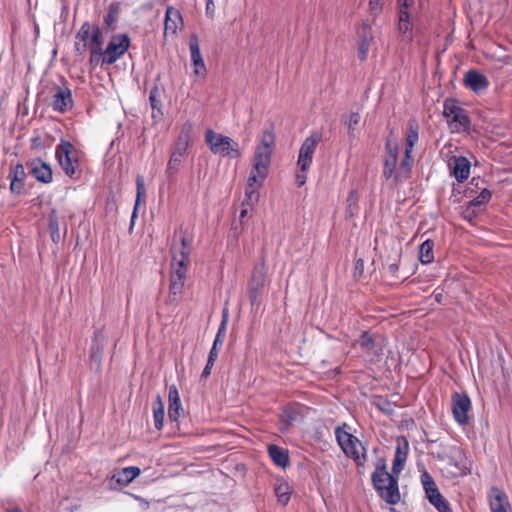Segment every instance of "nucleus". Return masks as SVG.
I'll return each mask as SVG.
<instances>
[{"instance_id":"nucleus-1","label":"nucleus","mask_w":512,"mask_h":512,"mask_svg":"<svg viewBox=\"0 0 512 512\" xmlns=\"http://www.w3.org/2000/svg\"><path fill=\"white\" fill-rule=\"evenodd\" d=\"M77 150L73 144L61 139L55 149V158L64 174L73 180L80 179L82 170L77 157Z\"/></svg>"},{"instance_id":"nucleus-2","label":"nucleus","mask_w":512,"mask_h":512,"mask_svg":"<svg viewBox=\"0 0 512 512\" xmlns=\"http://www.w3.org/2000/svg\"><path fill=\"white\" fill-rule=\"evenodd\" d=\"M205 142L213 154H218L222 157L229 156L231 158H238L241 156L239 145L236 141L228 136L216 133L212 129L205 131Z\"/></svg>"},{"instance_id":"nucleus-3","label":"nucleus","mask_w":512,"mask_h":512,"mask_svg":"<svg viewBox=\"0 0 512 512\" xmlns=\"http://www.w3.org/2000/svg\"><path fill=\"white\" fill-rule=\"evenodd\" d=\"M443 116L448 119L447 122L452 131H470L471 120L468 112L458 105V101L456 99H445L443 104Z\"/></svg>"},{"instance_id":"nucleus-4","label":"nucleus","mask_w":512,"mask_h":512,"mask_svg":"<svg viewBox=\"0 0 512 512\" xmlns=\"http://www.w3.org/2000/svg\"><path fill=\"white\" fill-rule=\"evenodd\" d=\"M420 478L429 503L433 505L438 512H453L449 502L440 493L430 473L427 470H423Z\"/></svg>"},{"instance_id":"nucleus-5","label":"nucleus","mask_w":512,"mask_h":512,"mask_svg":"<svg viewBox=\"0 0 512 512\" xmlns=\"http://www.w3.org/2000/svg\"><path fill=\"white\" fill-rule=\"evenodd\" d=\"M265 281V266L263 264L255 266L251 278L247 284L248 296L252 311L257 312L261 305Z\"/></svg>"},{"instance_id":"nucleus-6","label":"nucleus","mask_w":512,"mask_h":512,"mask_svg":"<svg viewBox=\"0 0 512 512\" xmlns=\"http://www.w3.org/2000/svg\"><path fill=\"white\" fill-rule=\"evenodd\" d=\"M131 39L128 34H114L104 49L103 64L111 65L120 59L130 48Z\"/></svg>"},{"instance_id":"nucleus-7","label":"nucleus","mask_w":512,"mask_h":512,"mask_svg":"<svg viewBox=\"0 0 512 512\" xmlns=\"http://www.w3.org/2000/svg\"><path fill=\"white\" fill-rule=\"evenodd\" d=\"M361 350L367 355H371L377 360L383 355L386 345L385 338L380 334H373L369 331H363L356 340Z\"/></svg>"},{"instance_id":"nucleus-8","label":"nucleus","mask_w":512,"mask_h":512,"mask_svg":"<svg viewBox=\"0 0 512 512\" xmlns=\"http://www.w3.org/2000/svg\"><path fill=\"white\" fill-rule=\"evenodd\" d=\"M381 481L373 486L378 496L387 504L395 505L400 501L398 478L393 474L388 477H380Z\"/></svg>"},{"instance_id":"nucleus-9","label":"nucleus","mask_w":512,"mask_h":512,"mask_svg":"<svg viewBox=\"0 0 512 512\" xmlns=\"http://www.w3.org/2000/svg\"><path fill=\"white\" fill-rule=\"evenodd\" d=\"M452 413L455 421L460 425H468L471 409V400L466 392H454L451 396Z\"/></svg>"},{"instance_id":"nucleus-10","label":"nucleus","mask_w":512,"mask_h":512,"mask_svg":"<svg viewBox=\"0 0 512 512\" xmlns=\"http://www.w3.org/2000/svg\"><path fill=\"white\" fill-rule=\"evenodd\" d=\"M322 135L318 132H313L302 143L299 155L298 166L301 170H308L311 166L313 155L315 153L318 143L321 141Z\"/></svg>"},{"instance_id":"nucleus-11","label":"nucleus","mask_w":512,"mask_h":512,"mask_svg":"<svg viewBox=\"0 0 512 512\" xmlns=\"http://www.w3.org/2000/svg\"><path fill=\"white\" fill-rule=\"evenodd\" d=\"M26 168L38 182L49 184L53 181V170L49 163L40 157L30 159L26 162Z\"/></svg>"},{"instance_id":"nucleus-12","label":"nucleus","mask_w":512,"mask_h":512,"mask_svg":"<svg viewBox=\"0 0 512 512\" xmlns=\"http://www.w3.org/2000/svg\"><path fill=\"white\" fill-rule=\"evenodd\" d=\"M187 268H184L182 263H178L177 268H175L170 275V283H169V295L168 301L169 303H177L179 296L183 292L185 278H186Z\"/></svg>"},{"instance_id":"nucleus-13","label":"nucleus","mask_w":512,"mask_h":512,"mask_svg":"<svg viewBox=\"0 0 512 512\" xmlns=\"http://www.w3.org/2000/svg\"><path fill=\"white\" fill-rule=\"evenodd\" d=\"M184 414L180 396L176 385L168 388V419L174 427L179 428V418Z\"/></svg>"},{"instance_id":"nucleus-14","label":"nucleus","mask_w":512,"mask_h":512,"mask_svg":"<svg viewBox=\"0 0 512 512\" xmlns=\"http://www.w3.org/2000/svg\"><path fill=\"white\" fill-rule=\"evenodd\" d=\"M399 146L397 143H392L389 139L385 142V156L383 177L385 179L394 178L396 173V165L398 160Z\"/></svg>"},{"instance_id":"nucleus-15","label":"nucleus","mask_w":512,"mask_h":512,"mask_svg":"<svg viewBox=\"0 0 512 512\" xmlns=\"http://www.w3.org/2000/svg\"><path fill=\"white\" fill-rule=\"evenodd\" d=\"M463 82L465 87L475 94H482L489 87L488 78L475 69H470L465 73Z\"/></svg>"},{"instance_id":"nucleus-16","label":"nucleus","mask_w":512,"mask_h":512,"mask_svg":"<svg viewBox=\"0 0 512 512\" xmlns=\"http://www.w3.org/2000/svg\"><path fill=\"white\" fill-rule=\"evenodd\" d=\"M26 177L27 174L23 164L17 163L11 166L8 178L10 179V191L12 194L21 195L23 193Z\"/></svg>"},{"instance_id":"nucleus-17","label":"nucleus","mask_w":512,"mask_h":512,"mask_svg":"<svg viewBox=\"0 0 512 512\" xmlns=\"http://www.w3.org/2000/svg\"><path fill=\"white\" fill-rule=\"evenodd\" d=\"M189 49L191 53V61L194 66V74L202 76L205 75L206 66L200 53L199 38L195 33H192L189 37Z\"/></svg>"},{"instance_id":"nucleus-18","label":"nucleus","mask_w":512,"mask_h":512,"mask_svg":"<svg viewBox=\"0 0 512 512\" xmlns=\"http://www.w3.org/2000/svg\"><path fill=\"white\" fill-rule=\"evenodd\" d=\"M73 106L71 90L68 87H56L53 95L52 108L59 113H65Z\"/></svg>"},{"instance_id":"nucleus-19","label":"nucleus","mask_w":512,"mask_h":512,"mask_svg":"<svg viewBox=\"0 0 512 512\" xmlns=\"http://www.w3.org/2000/svg\"><path fill=\"white\" fill-rule=\"evenodd\" d=\"M182 27L183 18L180 11L173 6H168L166 8L164 19V37H166L168 33L176 35L178 29H181Z\"/></svg>"},{"instance_id":"nucleus-20","label":"nucleus","mask_w":512,"mask_h":512,"mask_svg":"<svg viewBox=\"0 0 512 512\" xmlns=\"http://www.w3.org/2000/svg\"><path fill=\"white\" fill-rule=\"evenodd\" d=\"M271 158V151L256 149L253 158V168L257 172L261 182H263L268 175V170L271 164Z\"/></svg>"},{"instance_id":"nucleus-21","label":"nucleus","mask_w":512,"mask_h":512,"mask_svg":"<svg viewBox=\"0 0 512 512\" xmlns=\"http://www.w3.org/2000/svg\"><path fill=\"white\" fill-rule=\"evenodd\" d=\"M451 174L458 183L466 181L470 175L471 163L465 156L453 157L450 163Z\"/></svg>"},{"instance_id":"nucleus-22","label":"nucleus","mask_w":512,"mask_h":512,"mask_svg":"<svg viewBox=\"0 0 512 512\" xmlns=\"http://www.w3.org/2000/svg\"><path fill=\"white\" fill-rule=\"evenodd\" d=\"M302 408L303 406L299 403H290L282 409L279 415L280 421L283 425L281 431L289 429L294 422L301 418Z\"/></svg>"},{"instance_id":"nucleus-23","label":"nucleus","mask_w":512,"mask_h":512,"mask_svg":"<svg viewBox=\"0 0 512 512\" xmlns=\"http://www.w3.org/2000/svg\"><path fill=\"white\" fill-rule=\"evenodd\" d=\"M120 12V2L114 1L109 4L107 13L103 19V31L105 33H112L117 29Z\"/></svg>"},{"instance_id":"nucleus-24","label":"nucleus","mask_w":512,"mask_h":512,"mask_svg":"<svg viewBox=\"0 0 512 512\" xmlns=\"http://www.w3.org/2000/svg\"><path fill=\"white\" fill-rule=\"evenodd\" d=\"M489 498L491 512H507V508H510L506 493L495 486L491 488Z\"/></svg>"},{"instance_id":"nucleus-25","label":"nucleus","mask_w":512,"mask_h":512,"mask_svg":"<svg viewBox=\"0 0 512 512\" xmlns=\"http://www.w3.org/2000/svg\"><path fill=\"white\" fill-rule=\"evenodd\" d=\"M104 353V344L100 341L99 336L96 335L90 348V368L95 372H100L102 365V358Z\"/></svg>"},{"instance_id":"nucleus-26","label":"nucleus","mask_w":512,"mask_h":512,"mask_svg":"<svg viewBox=\"0 0 512 512\" xmlns=\"http://www.w3.org/2000/svg\"><path fill=\"white\" fill-rule=\"evenodd\" d=\"M398 31L403 39L412 40L414 17L411 11H397Z\"/></svg>"},{"instance_id":"nucleus-27","label":"nucleus","mask_w":512,"mask_h":512,"mask_svg":"<svg viewBox=\"0 0 512 512\" xmlns=\"http://www.w3.org/2000/svg\"><path fill=\"white\" fill-rule=\"evenodd\" d=\"M141 473V469L136 466H129L121 469L111 478V481H115L118 485L125 487L130 484L136 477Z\"/></svg>"},{"instance_id":"nucleus-28","label":"nucleus","mask_w":512,"mask_h":512,"mask_svg":"<svg viewBox=\"0 0 512 512\" xmlns=\"http://www.w3.org/2000/svg\"><path fill=\"white\" fill-rule=\"evenodd\" d=\"M268 454L275 465L286 468L290 464V458L288 450L281 448L275 444L268 446Z\"/></svg>"},{"instance_id":"nucleus-29","label":"nucleus","mask_w":512,"mask_h":512,"mask_svg":"<svg viewBox=\"0 0 512 512\" xmlns=\"http://www.w3.org/2000/svg\"><path fill=\"white\" fill-rule=\"evenodd\" d=\"M48 230L51 240L54 244H58L62 240L60 234V219L57 210L52 209L48 214Z\"/></svg>"},{"instance_id":"nucleus-30","label":"nucleus","mask_w":512,"mask_h":512,"mask_svg":"<svg viewBox=\"0 0 512 512\" xmlns=\"http://www.w3.org/2000/svg\"><path fill=\"white\" fill-rule=\"evenodd\" d=\"M149 102L152 108V118L161 119L163 117L161 92L158 85H154L149 93Z\"/></svg>"},{"instance_id":"nucleus-31","label":"nucleus","mask_w":512,"mask_h":512,"mask_svg":"<svg viewBox=\"0 0 512 512\" xmlns=\"http://www.w3.org/2000/svg\"><path fill=\"white\" fill-rule=\"evenodd\" d=\"M358 445H361V442L356 436L347 437V442L344 443L340 448L344 452V454L353 459L357 465H363V462L360 461V455L358 451Z\"/></svg>"},{"instance_id":"nucleus-32","label":"nucleus","mask_w":512,"mask_h":512,"mask_svg":"<svg viewBox=\"0 0 512 512\" xmlns=\"http://www.w3.org/2000/svg\"><path fill=\"white\" fill-rule=\"evenodd\" d=\"M419 139V124L415 118L408 121V133L405 139V150L408 153L413 152V148Z\"/></svg>"},{"instance_id":"nucleus-33","label":"nucleus","mask_w":512,"mask_h":512,"mask_svg":"<svg viewBox=\"0 0 512 512\" xmlns=\"http://www.w3.org/2000/svg\"><path fill=\"white\" fill-rule=\"evenodd\" d=\"M411 162H412V153H408L405 150L404 157L400 162V166L394 175V182L399 183L402 180L408 179L411 174Z\"/></svg>"},{"instance_id":"nucleus-34","label":"nucleus","mask_w":512,"mask_h":512,"mask_svg":"<svg viewBox=\"0 0 512 512\" xmlns=\"http://www.w3.org/2000/svg\"><path fill=\"white\" fill-rule=\"evenodd\" d=\"M154 426L157 430L163 428L165 405L162 397L158 394L152 404Z\"/></svg>"},{"instance_id":"nucleus-35","label":"nucleus","mask_w":512,"mask_h":512,"mask_svg":"<svg viewBox=\"0 0 512 512\" xmlns=\"http://www.w3.org/2000/svg\"><path fill=\"white\" fill-rule=\"evenodd\" d=\"M358 200H359V196H358L357 191L355 189H352L349 192L348 197L346 199V202H347V207L345 210V218L346 219H351V218L355 217L356 215H358V213H359Z\"/></svg>"},{"instance_id":"nucleus-36","label":"nucleus","mask_w":512,"mask_h":512,"mask_svg":"<svg viewBox=\"0 0 512 512\" xmlns=\"http://www.w3.org/2000/svg\"><path fill=\"white\" fill-rule=\"evenodd\" d=\"M434 242L431 239L425 240L419 247V261L422 264H429L434 260Z\"/></svg>"},{"instance_id":"nucleus-37","label":"nucleus","mask_w":512,"mask_h":512,"mask_svg":"<svg viewBox=\"0 0 512 512\" xmlns=\"http://www.w3.org/2000/svg\"><path fill=\"white\" fill-rule=\"evenodd\" d=\"M386 459L380 457L375 463V470L371 475L372 486H376L381 481L380 477H388Z\"/></svg>"},{"instance_id":"nucleus-38","label":"nucleus","mask_w":512,"mask_h":512,"mask_svg":"<svg viewBox=\"0 0 512 512\" xmlns=\"http://www.w3.org/2000/svg\"><path fill=\"white\" fill-rule=\"evenodd\" d=\"M183 157L184 156L178 155L174 152L171 153L170 159L168 161L167 168L165 171V174L169 180H172L174 178V176L177 174V172L179 171L181 164H182Z\"/></svg>"},{"instance_id":"nucleus-39","label":"nucleus","mask_w":512,"mask_h":512,"mask_svg":"<svg viewBox=\"0 0 512 512\" xmlns=\"http://www.w3.org/2000/svg\"><path fill=\"white\" fill-rule=\"evenodd\" d=\"M228 323V310L226 308L222 311V320L218 327L217 334L215 336L214 342L212 346L220 348L223 345V342L226 337V327Z\"/></svg>"},{"instance_id":"nucleus-40","label":"nucleus","mask_w":512,"mask_h":512,"mask_svg":"<svg viewBox=\"0 0 512 512\" xmlns=\"http://www.w3.org/2000/svg\"><path fill=\"white\" fill-rule=\"evenodd\" d=\"M278 502L286 506L290 500L292 490L287 482H281L274 488Z\"/></svg>"},{"instance_id":"nucleus-41","label":"nucleus","mask_w":512,"mask_h":512,"mask_svg":"<svg viewBox=\"0 0 512 512\" xmlns=\"http://www.w3.org/2000/svg\"><path fill=\"white\" fill-rule=\"evenodd\" d=\"M181 243V249L179 251L180 259H177V256L173 254V260L177 261L178 263H182L184 265V268H188L189 265V255L191 251L190 242L187 240L185 236H183L180 240Z\"/></svg>"},{"instance_id":"nucleus-42","label":"nucleus","mask_w":512,"mask_h":512,"mask_svg":"<svg viewBox=\"0 0 512 512\" xmlns=\"http://www.w3.org/2000/svg\"><path fill=\"white\" fill-rule=\"evenodd\" d=\"M136 186H137L136 202H135L134 210H133L132 217H131L130 229L133 228L134 219L137 217L138 205H139L141 199L144 198L145 194H146L144 179L140 175H138L136 178Z\"/></svg>"},{"instance_id":"nucleus-43","label":"nucleus","mask_w":512,"mask_h":512,"mask_svg":"<svg viewBox=\"0 0 512 512\" xmlns=\"http://www.w3.org/2000/svg\"><path fill=\"white\" fill-rule=\"evenodd\" d=\"M104 44L103 38V30L98 26L94 25L93 33L90 36L88 41V50L96 49V50H104L102 48Z\"/></svg>"},{"instance_id":"nucleus-44","label":"nucleus","mask_w":512,"mask_h":512,"mask_svg":"<svg viewBox=\"0 0 512 512\" xmlns=\"http://www.w3.org/2000/svg\"><path fill=\"white\" fill-rule=\"evenodd\" d=\"M460 454H461V449L459 447L451 446V447H449L448 450H443L441 452H438L435 455V457L440 461H444V460L448 459L450 464L457 466V458H458V455H460Z\"/></svg>"},{"instance_id":"nucleus-45","label":"nucleus","mask_w":512,"mask_h":512,"mask_svg":"<svg viewBox=\"0 0 512 512\" xmlns=\"http://www.w3.org/2000/svg\"><path fill=\"white\" fill-rule=\"evenodd\" d=\"M397 446L395 450V459L403 460L406 462L409 451V442L405 436H398L396 439Z\"/></svg>"},{"instance_id":"nucleus-46","label":"nucleus","mask_w":512,"mask_h":512,"mask_svg":"<svg viewBox=\"0 0 512 512\" xmlns=\"http://www.w3.org/2000/svg\"><path fill=\"white\" fill-rule=\"evenodd\" d=\"M484 208L485 207H483V206H474L472 204V200H471L463 208V210L461 212V216L463 217V219L472 223L474 221V219H476L477 216L484 210Z\"/></svg>"},{"instance_id":"nucleus-47","label":"nucleus","mask_w":512,"mask_h":512,"mask_svg":"<svg viewBox=\"0 0 512 512\" xmlns=\"http://www.w3.org/2000/svg\"><path fill=\"white\" fill-rule=\"evenodd\" d=\"M275 146V134L271 130H265L261 137V142L256 149L269 150L273 152Z\"/></svg>"},{"instance_id":"nucleus-48","label":"nucleus","mask_w":512,"mask_h":512,"mask_svg":"<svg viewBox=\"0 0 512 512\" xmlns=\"http://www.w3.org/2000/svg\"><path fill=\"white\" fill-rule=\"evenodd\" d=\"M374 405L387 416H392L394 414V404L387 398L382 396L377 397L374 401Z\"/></svg>"},{"instance_id":"nucleus-49","label":"nucleus","mask_w":512,"mask_h":512,"mask_svg":"<svg viewBox=\"0 0 512 512\" xmlns=\"http://www.w3.org/2000/svg\"><path fill=\"white\" fill-rule=\"evenodd\" d=\"M94 25H91L88 21H85L79 31L76 34V39L83 43H88L91 34L93 33Z\"/></svg>"},{"instance_id":"nucleus-50","label":"nucleus","mask_w":512,"mask_h":512,"mask_svg":"<svg viewBox=\"0 0 512 512\" xmlns=\"http://www.w3.org/2000/svg\"><path fill=\"white\" fill-rule=\"evenodd\" d=\"M484 183H485L484 179H482L480 177H473L463 192L464 196L465 197H473V195L476 194L480 190L481 185Z\"/></svg>"},{"instance_id":"nucleus-51","label":"nucleus","mask_w":512,"mask_h":512,"mask_svg":"<svg viewBox=\"0 0 512 512\" xmlns=\"http://www.w3.org/2000/svg\"><path fill=\"white\" fill-rule=\"evenodd\" d=\"M479 191H480L479 195H477L476 197H474L472 199V204L474 206L485 207V205L490 201L492 193L489 189L482 187V186Z\"/></svg>"},{"instance_id":"nucleus-52","label":"nucleus","mask_w":512,"mask_h":512,"mask_svg":"<svg viewBox=\"0 0 512 512\" xmlns=\"http://www.w3.org/2000/svg\"><path fill=\"white\" fill-rule=\"evenodd\" d=\"M360 42L371 43L374 39L371 25L363 22L360 30L358 31Z\"/></svg>"},{"instance_id":"nucleus-53","label":"nucleus","mask_w":512,"mask_h":512,"mask_svg":"<svg viewBox=\"0 0 512 512\" xmlns=\"http://www.w3.org/2000/svg\"><path fill=\"white\" fill-rule=\"evenodd\" d=\"M345 427H347V424L343 423V425L337 426L335 428V437H336L337 443L340 447L343 446L344 443L347 442V437L354 436L353 434L347 432L345 430Z\"/></svg>"},{"instance_id":"nucleus-54","label":"nucleus","mask_w":512,"mask_h":512,"mask_svg":"<svg viewBox=\"0 0 512 512\" xmlns=\"http://www.w3.org/2000/svg\"><path fill=\"white\" fill-rule=\"evenodd\" d=\"M89 52H90L89 63L92 68L97 67L100 63L103 64V59L105 58L104 50L91 49V50H89Z\"/></svg>"},{"instance_id":"nucleus-55","label":"nucleus","mask_w":512,"mask_h":512,"mask_svg":"<svg viewBox=\"0 0 512 512\" xmlns=\"http://www.w3.org/2000/svg\"><path fill=\"white\" fill-rule=\"evenodd\" d=\"M383 5V0H369V13L374 19L381 14Z\"/></svg>"},{"instance_id":"nucleus-56","label":"nucleus","mask_w":512,"mask_h":512,"mask_svg":"<svg viewBox=\"0 0 512 512\" xmlns=\"http://www.w3.org/2000/svg\"><path fill=\"white\" fill-rule=\"evenodd\" d=\"M401 253H402V249L399 248V250L396 251V253H395V257L393 259V262L388 265V270H389L392 278H394V279H398L399 278V275H398V272H399L398 260L400 259Z\"/></svg>"},{"instance_id":"nucleus-57","label":"nucleus","mask_w":512,"mask_h":512,"mask_svg":"<svg viewBox=\"0 0 512 512\" xmlns=\"http://www.w3.org/2000/svg\"><path fill=\"white\" fill-rule=\"evenodd\" d=\"M193 133V123L190 120H187L181 127V131L179 133V138L182 140L191 141Z\"/></svg>"},{"instance_id":"nucleus-58","label":"nucleus","mask_w":512,"mask_h":512,"mask_svg":"<svg viewBox=\"0 0 512 512\" xmlns=\"http://www.w3.org/2000/svg\"><path fill=\"white\" fill-rule=\"evenodd\" d=\"M245 195L246 198L243 203L246 202L248 205H253L254 203L258 202L259 193L256 188L246 187Z\"/></svg>"},{"instance_id":"nucleus-59","label":"nucleus","mask_w":512,"mask_h":512,"mask_svg":"<svg viewBox=\"0 0 512 512\" xmlns=\"http://www.w3.org/2000/svg\"><path fill=\"white\" fill-rule=\"evenodd\" d=\"M360 122V114L357 112H352L349 116L348 122L346 124L348 125V134L349 136H354V127L358 125Z\"/></svg>"},{"instance_id":"nucleus-60","label":"nucleus","mask_w":512,"mask_h":512,"mask_svg":"<svg viewBox=\"0 0 512 512\" xmlns=\"http://www.w3.org/2000/svg\"><path fill=\"white\" fill-rule=\"evenodd\" d=\"M189 143V141L182 140L181 138L178 137L173 152L178 155L185 156Z\"/></svg>"},{"instance_id":"nucleus-61","label":"nucleus","mask_w":512,"mask_h":512,"mask_svg":"<svg viewBox=\"0 0 512 512\" xmlns=\"http://www.w3.org/2000/svg\"><path fill=\"white\" fill-rule=\"evenodd\" d=\"M415 0H396L397 11H410L414 6Z\"/></svg>"},{"instance_id":"nucleus-62","label":"nucleus","mask_w":512,"mask_h":512,"mask_svg":"<svg viewBox=\"0 0 512 512\" xmlns=\"http://www.w3.org/2000/svg\"><path fill=\"white\" fill-rule=\"evenodd\" d=\"M405 461L399 459H393L392 464V472L390 474L395 475L398 478V475L402 472L405 466Z\"/></svg>"},{"instance_id":"nucleus-63","label":"nucleus","mask_w":512,"mask_h":512,"mask_svg":"<svg viewBox=\"0 0 512 512\" xmlns=\"http://www.w3.org/2000/svg\"><path fill=\"white\" fill-rule=\"evenodd\" d=\"M371 43L359 42L358 45V57L360 60H365L370 48Z\"/></svg>"},{"instance_id":"nucleus-64","label":"nucleus","mask_w":512,"mask_h":512,"mask_svg":"<svg viewBox=\"0 0 512 512\" xmlns=\"http://www.w3.org/2000/svg\"><path fill=\"white\" fill-rule=\"evenodd\" d=\"M364 273V261L363 259H357L354 267V277L361 278Z\"/></svg>"}]
</instances>
